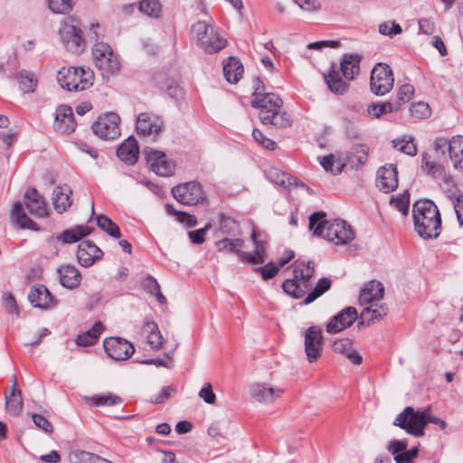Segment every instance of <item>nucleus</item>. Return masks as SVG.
Returning <instances> with one entry per match:
<instances>
[{
  "label": "nucleus",
  "instance_id": "8fccbe9b",
  "mask_svg": "<svg viewBox=\"0 0 463 463\" xmlns=\"http://www.w3.org/2000/svg\"><path fill=\"white\" fill-rule=\"evenodd\" d=\"M145 328L149 334L146 336L147 343L153 349H159L163 344V337L154 322H146Z\"/></svg>",
  "mask_w": 463,
  "mask_h": 463
},
{
  "label": "nucleus",
  "instance_id": "6ab92c4d",
  "mask_svg": "<svg viewBox=\"0 0 463 463\" xmlns=\"http://www.w3.org/2000/svg\"><path fill=\"white\" fill-rule=\"evenodd\" d=\"M397 167L393 165L382 166L377 171L376 185L385 193L394 191L398 186Z\"/></svg>",
  "mask_w": 463,
  "mask_h": 463
},
{
  "label": "nucleus",
  "instance_id": "423d86ee",
  "mask_svg": "<svg viewBox=\"0 0 463 463\" xmlns=\"http://www.w3.org/2000/svg\"><path fill=\"white\" fill-rule=\"evenodd\" d=\"M92 55L96 66L103 78L118 73L120 70L119 56L114 52L110 45L99 42L92 47Z\"/></svg>",
  "mask_w": 463,
  "mask_h": 463
},
{
  "label": "nucleus",
  "instance_id": "f704fd0d",
  "mask_svg": "<svg viewBox=\"0 0 463 463\" xmlns=\"http://www.w3.org/2000/svg\"><path fill=\"white\" fill-rule=\"evenodd\" d=\"M388 307L385 304L378 305L377 301L365 307L361 313L362 323L366 321L367 325L386 316Z\"/></svg>",
  "mask_w": 463,
  "mask_h": 463
},
{
  "label": "nucleus",
  "instance_id": "f03ea898",
  "mask_svg": "<svg viewBox=\"0 0 463 463\" xmlns=\"http://www.w3.org/2000/svg\"><path fill=\"white\" fill-rule=\"evenodd\" d=\"M414 229L424 240L436 239L441 232V217L437 205L429 199L419 200L412 207Z\"/></svg>",
  "mask_w": 463,
  "mask_h": 463
},
{
  "label": "nucleus",
  "instance_id": "de8ad7c7",
  "mask_svg": "<svg viewBox=\"0 0 463 463\" xmlns=\"http://www.w3.org/2000/svg\"><path fill=\"white\" fill-rule=\"evenodd\" d=\"M244 245V241L242 239H222L218 241H216L215 246L218 250V251L222 252H229V253H235L237 255V252L240 251V248H241Z\"/></svg>",
  "mask_w": 463,
  "mask_h": 463
},
{
  "label": "nucleus",
  "instance_id": "37998d69",
  "mask_svg": "<svg viewBox=\"0 0 463 463\" xmlns=\"http://www.w3.org/2000/svg\"><path fill=\"white\" fill-rule=\"evenodd\" d=\"M268 176L270 182L285 188H289L292 185H298L296 177L278 169L271 170Z\"/></svg>",
  "mask_w": 463,
  "mask_h": 463
},
{
  "label": "nucleus",
  "instance_id": "864d4df0",
  "mask_svg": "<svg viewBox=\"0 0 463 463\" xmlns=\"http://www.w3.org/2000/svg\"><path fill=\"white\" fill-rule=\"evenodd\" d=\"M320 164L326 172H331L335 175L341 174L345 166V163L337 162L335 167L334 168L335 161L333 155H328L322 157Z\"/></svg>",
  "mask_w": 463,
  "mask_h": 463
},
{
  "label": "nucleus",
  "instance_id": "dca6fc26",
  "mask_svg": "<svg viewBox=\"0 0 463 463\" xmlns=\"http://www.w3.org/2000/svg\"><path fill=\"white\" fill-rule=\"evenodd\" d=\"M356 319V309L353 307H347L330 319L326 325V330L329 334L339 333L351 326Z\"/></svg>",
  "mask_w": 463,
  "mask_h": 463
},
{
  "label": "nucleus",
  "instance_id": "2eb2a0df",
  "mask_svg": "<svg viewBox=\"0 0 463 463\" xmlns=\"http://www.w3.org/2000/svg\"><path fill=\"white\" fill-rule=\"evenodd\" d=\"M322 345V330L317 326H309L305 332V352L309 363H313L320 357Z\"/></svg>",
  "mask_w": 463,
  "mask_h": 463
},
{
  "label": "nucleus",
  "instance_id": "c85d7f7f",
  "mask_svg": "<svg viewBox=\"0 0 463 463\" xmlns=\"http://www.w3.org/2000/svg\"><path fill=\"white\" fill-rule=\"evenodd\" d=\"M449 158L456 170L463 173V136H454L449 140Z\"/></svg>",
  "mask_w": 463,
  "mask_h": 463
},
{
  "label": "nucleus",
  "instance_id": "09e8293b",
  "mask_svg": "<svg viewBox=\"0 0 463 463\" xmlns=\"http://www.w3.org/2000/svg\"><path fill=\"white\" fill-rule=\"evenodd\" d=\"M165 211L168 214L175 215L179 222L184 223L188 228H193L197 225V219L194 215L177 211L172 204H165Z\"/></svg>",
  "mask_w": 463,
  "mask_h": 463
},
{
  "label": "nucleus",
  "instance_id": "6e6d98bb",
  "mask_svg": "<svg viewBox=\"0 0 463 463\" xmlns=\"http://www.w3.org/2000/svg\"><path fill=\"white\" fill-rule=\"evenodd\" d=\"M219 226L222 233L226 235L233 234L238 228L237 222L223 213L219 214Z\"/></svg>",
  "mask_w": 463,
  "mask_h": 463
},
{
  "label": "nucleus",
  "instance_id": "a878e982",
  "mask_svg": "<svg viewBox=\"0 0 463 463\" xmlns=\"http://www.w3.org/2000/svg\"><path fill=\"white\" fill-rule=\"evenodd\" d=\"M72 190L67 184L57 186L52 192V205L58 213L66 212L71 205Z\"/></svg>",
  "mask_w": 463,
  "mask_h": 463
},
{
  "label": "nucleus",
  "instance_id": "39448f33",
  "mask_svg": "<svg viewBox=\"0 0 463 463\" xmlns=\"http://www.w3.org/2000/svg\"><path fill=\"white\" fill-rule=\"evenodd\" d=\"M197 45L204 52L213 54L219 52L227 45V40L221 36L218 30L204 21H198L192 26Z\"/></svg>",
  "mask_w": 463,
  "mask_h": 463
},
{
  "label": "nucleus",
  "instance_id": "49530a36",
  "mask_svg": "<svg viewBox=\"0 0 463 463\" xmlns=\"http://www.w3.org/2000/svg\"><path fill=\"white\" fill-rule=\"evenodd\" d=\"M20 90L24 93L33 92L37 85V79L32 72L21 71L17 74Z\"/></svg>",
  "mask_w": 463,
  "mask_h": 463
},
{
  "label": "nucleus",
  "instance_id": "6e6552de",
  "mask_svg": "<svg viewBox=\"0 0 463 463\" xmlns=\"http://www.w3.org/2000/svg\"><path fill=\"white\" fill-rule=\"evenodd\" d=\"M394 78L389 65L385 63L376 64L370 77V88L373 94L383 96L393 87Z\"/></svg>",
  "mask_w": 463,
  "mask_h": 463
},
{
  "label": "nucleus",
  "instance_id": "13d9d810",
  "mask_svg": "<svg viewBox=\"0 0 463 463\" xmlns=\"http://www.w3.org/2000/svg\"><path fill=\"white\" fill-rule=\"evenodd\" d=\"M93 404L95 406H104V405H117L122 403V399L115 394L112 393H107V394H101L98 395L92 398Z\"/></svg>",
  "mask_w": 463,
  "mask_h": 463
},
{
  "label": "nucleus",
  "instance_id": "5fc2aeb1",
  "mask_svg": "<svg viewBox=\"0 0 463 463\" xmlns=\"http://www.w3.org/2000/svg\"><path fill=\"white\" fill-rule=\"evenodd\" d=\"M390 203L393 205L403 215L408 214L410 206V194L405 191L396 197H392Z\"/></svg>",
  "mask_w": 463,
  "mask_h": 463
},
{
  "label": "nucleus",
  "instance_id": "393cba45",
  "mask_svg": "<svg viewBox=\"0 0 463 463\" xmlns=\"http://www.w3.org/2000/svg\"><path fill=\"white\" fill-rule=\"evenodd\" d=\"M361 60L362 55L358 53L343 55L340 69L346 80H353L360 73Z\"/></svg>",
  "mask_w": 463,
  "mask_h": 463
},
{
  "label": "nucleus",
  "instance_id": "c756f323",
  "mask_svg": "<svg viewBox=\"0 0 463 463\" xmlns=\"http://www.w3.org/2000/svg\"><path fill=\"white\" fill-rule=\"evenodd\" d=\"M332 348L335 353L345 355L354 364L358 365L363 362L362 356L352 348V341L349 338L335 340L332 344Z\"/></svg>",
  "mask_w": 463,
  "mask_h": 463
},
{
  "label": "nucleus",
  "instance_id": "4468645a",
  "mask_svg": "<svg viewBox=\"0 0 463 463\" xmlns=\"http://www.w3.org/2000/svg\"><path fill=\"white\" fill-rule=\"evenodd\" d=\"M136 128L138 135L151 137L153 140H156L164 128V123L160 118L143 112L137 118Z\"/></svg>",
  "mask_w": 463,
  "mask_h": 463
},
{
  "label": "nucleus",
  "instance_id": "79ce46f5",
  "mask_svg": "<svg viewBox=\"0 0 463 463\" xmlns=\"http://www.w3.org/2000/svg\"><path fill=\"white\" fill-rule=\"evenodd\" d=\"M283 291L292 297L293 298L298 299L302 298L308 288H305L298 279H286L282 284Z\"/></svg>",
  "mask_w": 463,
  "mask_h": 463
},
{
  "label": "nucleus",
  "instance_id": "9d476101",
  "mask_svg": "<svg viewBox=\"0 0 463 463\" xmlns=\"http://www.w3.org/2000/svg\"><path fill=\"white\" fill-rule=\"evenodd\" d=\"M119 116L109 112L104 116L99 117L93 123L92 130L96 136L102 139H115L120 136Z\"/></svg>",
  "mask_w": 463,
  "mask_h": 463
},
{
  "label": "nucleus",
  "instance_id": "bb28decb",
  "mask_svg": "<svg viewBox=\"0 0 463 463\" xmlns=\"http://www.w3.org/2000/svg\"><path fill=\"white\" fill-rule=\"evenodd\" d=\"M369 147L364 144H356L347 152L346 161L352 169L359 170L367 162Z\"/></svg>",
  "mask_w": 463,
  "mask_h": 463
},
{
  "label": "nucleus",
  "instance_id": "20e7f679",
  "mask_svg": "<svg viewBox=\"0 0 463 463\" xmlns=\"http://www.w3.org/2000/svg\"><path fill=\"white\" fill-rule=\"evenodd\" d=\"M93 71L82 67L61 68L57 73L60 86L68 91H81L92 86Z\"/></svg>",
  "mask_w": 463,
  "mask_h": 463
},
{
  "label": "nucleus",
  "instance_id": "1a4fd4ad",
  "mask_svg": "<svg viewBox=\"0 0 463 463\" xmlns=\"http://www.w3.org/2000/svg\"><path fill=\"white\" fill-rule=\"evenodd\" d=\"M171 193L184 205H196L204 200L202 185L194 181L177 184L172 188Z\"/></svg>",
  "mask_w": 463,
  "mask_h": 463
},
{
  "label": "nucleus",
  "instance_id": "4d7b16f0",
  "mask_svg": "<svg viewBox=\"0 0 463 463\" xmlns=\"http://www.w3.org/2000/svg\"><path fill=\"white\" fill-rule=\"evenodd\" d=\"M139 10L146 15L157 16L161 10V5L157 0H141Z\"/></svg>",
  "mask_w": 463,
  "mask_h": 463
},
{
  "label": "nucleus",
  "instance_id": "3c124183",
  "mask_svg": "<svg viewBox=\"0 0 463 463\" xmlns=\"http://www.w3.org/2000/svg\"><path fill=\"white\" fill-rule=\"evenodd\" d=\"M293 257H294V253L290 252L289 256L287 259L279 260V267L274 266V265H269V266H266V267H259V268L256 269V270L261 273V276H262V278L264 279H272L279 272V268L283 267Z\"/></svg>",
  "mask_w": 463,
  "mask_h": 463
},
{
  "label": "nucleus",
  "instance_id": "9b49d317",
  "mask_svg": "<svg viewBox=\"0 0 463 463\" xmlns=\"http://www.w3.org/2000/svg\"><path fill=\"white\" fill-rule=\"evenodd\" d=\"M59 35L64 46L72 52H78L84 46L81 29L74 20L63 23Z\"/></svg>",
  "mask_w": 463,
  "mask_h": 463
},
{
  "label": "nucleus",
  "instance_id": "7ed1b4c3",
  "mask_svg": "<svg viewBox=\"0 0 463 463\" xmlns=\"http://www.w3.org/2000/svg\"><path fill=\"white\" fill-rule=\"evenodd\" d=\"M253 108L260 109L259 118L263 125H270L278 128L291 126L292 119L286 111H281L282 99L272 92L254 97L250 102Z\"/></svg>",
  "mask_w": 463,
  "mask_h": 463
},
{
  "label": "nucleus",
  "instance_id": "ea45409f",
  "mask_svg": "<svg viewBox=\"0 0 463 463\" xmlns=\"http://www.w3.org/2000/svg\"><path fill=\"white\" fill-rule=\"evenodd\" d=\"M102 330V324L100 322L95 323L90 330L77 336L76 344L85 347L93 345L98 341Z\"/></svg>",
  "mask_w": 463,
  "mask_h": 463
},
{
  "label": "nucleus",
  "instance_id": "c9c22d12",
  "mask_svg": "<svg viewBox=\"0 0 463 463\" xmlns=\"http://www.w3.org/2000/svg\"><path fill=\"white\" fill-rule=\"evenodd\" d=\"M388 307L385 304L378 305L377 301L365 307L361 313L362 323L366 321L367 325L386 316Z\"/></svg>",
  "mask_w": 463,
  "mask_h": 463
},
{
  "label": "nucleus",
  "instance_id": "a211bd4d",
  "mask_svg": "<svg viewBox=\"0 0 463 463\" xmlns=\"http://www.w3.org/2000/svg\"><path fill=\"white\" fill-rule=\"evenodd\" d=\"M28 300L33 307L41 309H49L57 305V300L43 284H37L31 288Z\"/></svg>",
  "mask_w": 463,
  "mask_h": 463
},
{
  "label": "nucleus",
  "instance_id": "338daca9",
  "mask_svg": "<svg viewBox=\"0 0 463 463\" xmlns=\"http://www.w3.org/2000/svg\"><path fill=\"white\" fill-rule=\"evenodd\" d=\"M199 397L208 404H213L216 400L211 383H205L198 393Z\"/></svg>",
  "mask_w": 463,
  "mask_h": 463
},
{
  "label": "nucleus",
  "instance_id": "774afa93",
  "mask_svg": "<svg viewBox=\"0 0 463 463\" xmlns=\"http://www.w3.org/2000/svg\"><path fill=\"white\" fill-rule=\"evenodd\" d=\"M451 200L458 223L463 226V194L451 197Z\"/></svg>",
  "mask_w": 463,
  "mask_h": 463
},
{
  "label": "nucleus",
  "instance_id": "0e129e2a",
  "mask_svg": "<svg viewBox=\"0 0 463 463\" xmlns=\"http://www.w3.org/2000/svg\"><path fill=\"white\" fill-rule=\"evenodd\" d=\"M93 453L85 450H72L69 455L71 463H90Z\"/></svg>",
  "mask_w": 463,
  "mask_h": 463
},
{
  "label": "nucleus",
  "instance_id": "5701e85b",
  "mask_svg": "<svg viewBox=\"0 0 463 463\" xmlns=\"http://www.w3.org/2000/svg\"><path fill=\"white\" fill-rule=\"evenodd\" d=\"M384 287L376 280H371L361 289L359 302L362 305H371L383 298Z\"/></svg>",
  "mask_w": 463,
  "mask_h": 463
},
{
  "label": "nucleus",
  "instance_id": "a18cd8bd",
  "mask_svg": "<svg viewBox=\"0 0 463 463\" xmlns=\"http://www.w3.org/2000/svg\"><path fill=\"white\" fill-rule=\"evenodd\" d=\"M97 225L109 236L118 239L121 236L120 229L116 222H114L107 215H98L96 217Z\"/></svg>",
  "mask_w": 463,
  "mask_h": 463
},
{
  "label": "nucleus",
  "instance_id": "72a5a7b5",
  "mask_svg": "<svg viewBox=\"0 0 463 463\" xmlns=\"http://www.w3.org/2000/svg\"><path fill=\"white\" fill-rule=\"evenodd\" d=\"M294 277L298 279L305 288L310 287L309 280L315 273V264L311 260L297 261L293 270Z\"/></svg>",
  "mask_w": 463,
  "mask_h": 463
},
{
  "label": "nucleus",
  "instance_id": "4c0bfd02",
  "mask_svg": "<svg viewBox=\"0 0 463 463\" xmlns=\"http://www.w3.org/2000/svg\"><path fill=\"white\" fill-rule=\"evenodd\" d=\"M91 229L84 225H77L73 228L65 230L61 234L57 237V240L64 243H73L79 241L80 239L89 235Z\"/></svg>",
  "mask_w": 463,
  "mask_h": 463
},
{
  "label": "nucleus",
  "instance_id": "4be33fe9",
  "mask_svg": "<svg viewBox=\"0 0 463 463\" xmlns=\"http://www.w3.org/2000/svg\"><path fill=\"white\" fill-rule=\"evenodd\" d=\"M118 157L128 165L137 163L139 156L137 141L133 137H128L117 149Z\"/></svg>",
  "mask_w": 463,
  "mask_h": 463
},
{
  "label": "nucleus",
  "instance_id": "e2e57ef3",
  "mask_svg": "<svg viewBox=\"0 0 463 463\" xmlns=\"http://www.w3.org/2000/svg\"><path fill=\"white\" fill-rule=\"evenodd\" d=\"M212 224L208 222L203 228L188 232V237L194 244H203L205 241V235L211 229Z\"/></svg>",
  "mask_w": 463,
  "mask_h": 463
},
{
  "label": "nucleus",
  "instance_id": "603ef678",
  "mask_svg": "<svg viewBox=\"0 0 463 463\" xmlns=\"http://www.w3.org/2000/svg\"><path fill=\"white\" fill-rule=\"evenodd\" d=\"M49 7L55 14H68L72 10L75 0H48Z\"/></svg>",
  "mask_w": 463,
  "mask_h": 463
},
{
  "label": "nucleus",
  "instance_id": "f3484780",
  "mask_svg": "<svg viewBox=\"0 0 463 463\" xmlns=\"http://www.w3.org/2000/svg\"><path fill=\"white\" fill-rule=\"evenodd\" d=\"M24 205L28 212L37 218L48 215V205L44 197L35 189L29 188L24 194Z\"/></svg>",
  "mask_w": 463,
  "mask_h": 463
},
{
  "label": "nucleus",
  "instance_id": "aec40b11",
  "mask_svg": "<svg viewBox=\"0 0 463 463\" xmlns=\"http://www.w3.org/2000/svg\"><path fill=\"white\" fill-rule=\"evenodd\" d=\"M53 128L61 134H71L75 130L76 122L71 107L65 105L58 107L55 112Z\"/></svg>",
  "mask_w": 463,
  "mask_h": 463
},
{
  "label": "nucleus",
  "instance_id": "0eeeda50",
  "mask_svg": "<svg viewBox=\"0 0 463 463\" xmlns=\"http://www.w3.org/2000/svg\"><path fill=\"white\" fill-rule=\"evenodd\" d=\"M393 424L414 437H422L426 426V409L414 411L411 406L406 407L399 413Z\"/></svg>",
  "mask_w": 463,
  "mask_h": 463
},
{
  "label": "nucleus",
  "instance_id": "f8f14e48",
  "mask_svg": "<svg viewBox=\"0 0 463 463\" xmlns=\"http://www.w3.org/2000/svg\"><path fill=\"white\" fill-rule=\"evenodd\" d=\"M107 354L116 361H125L131 357L135 352L134 345L122 337H109L103 342Z\"/></svg>",
  "mask_w": 463,
  "mask_h": 463
},
{
  "label": "nucleus",
  "instance_id": "b1692460",
  "mask_svg": "<svg viewBox=\"0 0 463 463\" xmlns=\"http://www.w3.org/2000/svg\"><path fill=\"white\" fill-rule=\"evenodd\" d=\"M283 391L267 383H255L250 388L251 396L259 402L270 403L282 394Z\"/></svg>",
  "mask_w": 463,
  "mask_h": 463
},
{
  "label": "nucleus",
  "instance_id": "412c9836",
  "mask_svg": "<svg viewBox=\"0 0 463 463\" xmlns=\"http://www.w3.org/2000/svg\"><path fill=\"white\" fill-rule=\"evenodd\" d=\"M103 257V251L90 241H83L78 246L77 258L83 267H90Z\"/></svg>",
  "mask_w": 463,
  "mask_h": 463
},
{
  "label": "nucleus",
  "instance_id": "e433bc0d",
  "mask_svg": "<svg viewBox=\"0 0 463 463\" xmlns=\"http://www.w3.org/2000/svg\"><path fill=\"white\" fill-rule=\"evenodd\" d=\"M421 168L427 174L431 175L433 178H441L446 180L445 168L440 165L431 160V156L424 152L421 156Z\"/></svg>",
  "mask_w": 463,
  "mask_h": 463
},
{
  "label": "nucleus",
  "instance_id": "a19ab883",
  "mask_svg": "<svg viewBox=\"0 0 463 463\" xmlns=\"http://www.w3.org/2000/svg\"><path fill=\"white\" fill-rule=\"evenodd\" d=\"M397 110H399V102L391 100L383 103H371L367 107V113L376 118Z\"/></svg>",
  "mask_w": 463,
  "mask_h": 463
},
{
  "label": "nucleus",
  "instance_id": "cd10ccee",
  "mask_svg": "<svg viewBox=\"0 0 463 463\" xmlns=\"http://www.w3.org/2000/svg\"><path fill=\"white\" fill-rule=\"evenodd\" d=\"M61 286L67 288H76L80 286V272L72 265H63L57 269Z\"/></svg>",
  "mask_w": 463,
  "mask_h": 463
},
{
  "label": "nucleus",
  "instance_id": "680f3d73",
  "mask_svg": "<svg viewBox=\"0 0 463 463\" xmlns=\"http://www.w3.org/2000/svg\"><path fill=\"white\" fill-rule=\"evenodd\" d=\"M410 111L411 116L417 118H428L430 114V107L425 102H417L412 104Z\"/></svg>",
  "mask_w": 463,
  "mask_h": 463
},
{
  "label": "nucleus",
  "instance_id": "7c9ffc66",
  "mask_svg": "<svg viewBox=\"0 0 463 463\" xmlns=\"http://www.w3.org/2000/svg\"><path fill=\"white\" fill-rule=\"evenodd\" d=\"M243 66L239 59L229 57L223 62V74L227 81L236 83L243 74Z\"/></svg>",
  "mask_w": 463,
  "mask_h": 463
},
{
  "label": "nucleus",
  "instance_id": "58836bf2",
  "mask_svg": "<svg viewBox=\"0 0 463 463\" xmlns=\"http://www.w3.org/2000/svg\"><path fill=\"white\" fill-rule=\"evenodd\" d=\"M5 407L7 411L13 415L17 416L23 408V398L19 389L13 387L10 393L5 392Z\"/></svg>",
  "mask_w": 463,
  "mask_h": 463
},
{
  "label": "nucleus",
  "instance_id": "f257e3e1",
  "mask_svg": "<svg viewBox=\"0 0 463 463\" xmlns=\"http://www.w3.org/2000/svg\"><path fill=\"white\" fill-rule=\"evenodd\" d=\"M326 217L324 212L310 215L308 228L313 231V235L325 238L335 245H344L354 239V232L345 221H329Z\"/></svg>",
  "mask_w": 463,
  "mask_h": 463
},
{
  "label": "nucleus",
  "instance_id": "bf43d9fd",
  "mask_svg": "<svg viewBox=\"0 0 463 463\" xmlns=\"http://www.w3.org/2000/svg\"><path fill=\"white\" fill-rule=\"evenodd\" d=\"M393 146L396 147L399 151L414 156L417 154L416 145L413 143L412 139L404 140V139H397L392 140Z\"/></svg>",
  "mask_w": 463,
  "mask_h": 463
},
{
  "label": "nucleus",
  "instance_id": "473e14b6",
  "mask_svg": "<svg viewBox=\"0 0 463 463\" xmlns=\"http://www.w3.org/2000/svg\"><path fill=\"white\" fill-rule=\"evenodd\" d=\"M325 81L328 89L336 95H343L349 87V83L342 79L340 72L334 67L327 75H325Z\"/></svg>",
  "mask_w": 463,
  "mask_h": 463
},
{
  "label": "nucleus",
  "instance_id": "69168bd1",
  "mask_svg": "<svg viewBox=\"0 0 463 463\" xmlns=\"http://www.w3.org/2000/svg\"><path fill=\"white\" fill-rule=\"evenodd\" d=\"M418 455V449L413 448L410 450H407V449L402 451V453L396 455L394 457V460L396 463H412V460L417 457Z\"/></svg>",
  "mask_w": 463,
  "mask_h": 463
},
{
  "label": "nucleus",
  "instance_id": "c03bdc74",
  "mask_svg": "<svg viewBox=\"0 0 463 463\" xmlns=\"http://www.w3.org/2000/svg\"><path fill=\"white\" fill-rule=\"evenodd\" d=\"M331 279L328 278L319 279L315 288L308 293L307 298L304 299V305H309L314 302L317 298L326 292L331 287Z\"/></svg>",
  "mask_w": 463,
  "mask_h": 463
},
{
  "label": "nucleus",
  "instance_id": "2f4dec72",
  "mask_svg": "<svg viewBox=\"0 0 463 463\" xmlns=\"http://www.w3.org/2000/svg\"><path fill=\"white\" fill-rule=\"evenodd\" d=\"M11 216L16 224L22 229L39 231L40 228L30 217L26 215L21 202H15L11 210Z\"/></svg>",
  "mask_w": 463,
  "mask_h": 463
},
{
  "label": "nucleus",
  "instance_id": "052dcab7",
  "mask_svg": "<svg viewBox=\"0 0 463 463\" xmlns=\"http://www.w3.org/2000/svg\"><path fill=\"white\" fill-rule=\"evenodd\" d=\"M414 93V87L411 84H403L397 91V99L394 102H399V108L402 104L409 102Z\"/></svg>",
  "mask_w": 463,
  "mask_h": 463
},
{
  "label": "nucleus",
  "instance_id": "ddd939ff",
  "mask_svg": "<svg viewBox=\"0 0 463 463\" xmlns=\"http://www.w3.org/2000/svg\"><path fill=\"white\" fill-rule=\"evenodd\" d=\"M144 154L151 170L156 175L169 176L173 174L175 165L166 159L164 152L150 147H145Z\"/></svg>",
  "mask_w": 463,
  "mask_h": 463
}]
</instances>
